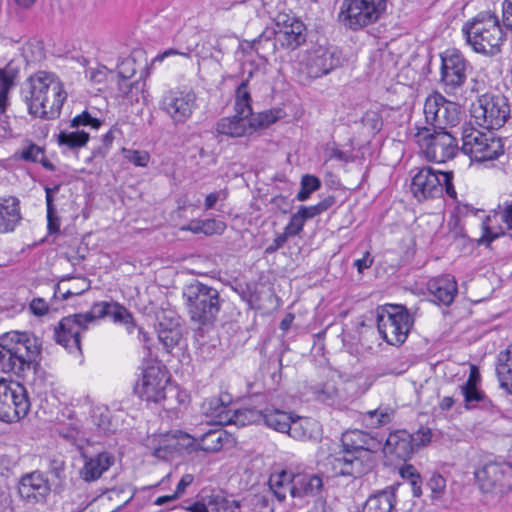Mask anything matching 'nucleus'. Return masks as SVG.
Instances as JSON below:
<instances>
[{"instance_id": "55", "label": "nucleus", "mask_w": 512, "mask_h": 512, "mask_svg": "<svg viewBox=\"0 0 512 512\" xmlns=\"http://www.w3.org/2000/svg\"><path fill=\"white\" fill-rule=\"evenodd\" d=\"M43 155L44 150L36 144L28 145L22 150L21 153L22 159L30 162H38L39 160H43Z\"/></svg>"}, {"instance_id": "53", "label": "nucleus", "mask_w": 512, "mask_h": 512, "mask_svg": "<svg viewBox=\"0 0 512 512\" xmlns=\"http://www.w3.org/2000/svg\"><path fill=\"white\" fill-rule=\"evenodd\" d=\"M125 158L138 167H146L149 160L150 155L146 151L139 150H124Z\"/></svg>"}, {"instance_id": "15", "label": "nucleus", "mask_w": 512, "mask_h": 512, "mask_svg": "<svg viewBox=\"0 0 512 512\" xmlns=\"http://www.w3.org/2000/svg\"><path fill=\"white\" fill-rule=\"evenodd\" d=\"M481 490L500 495L512 491V464L490 462L475 473Z\"/></svg>"}, {"instance_id": "10", "label": "nucleus", "mask_w": 512, "mask_h": 512, "mask_svg": "<svg viewBox=\"0 0 512 512\" xmlns=\"http://www.w3.org/2000/svg\"><path fill=\"white\" fill-rule=\"evenodd\" d=\"M461 150L473 160L484 162L497 159L504 153V146L501 139L492 132L483 133L475 128L465 127Z\"/></svg>"}, {"instance_id": "31", "label": "nucleus", "mask_w": 512, "mask_h": 512, "mask_svg": "<svg viewBox=\"0 0 512 512\" xmlns=\"http://www.w3.org/2000/svg\"><path fill=\"white\" fill-rule=\"evenodd\" d=\"M496 373L500 387L512 394V345L499 353Z\"/></svg>"}, {"instance_id": "2", "label": "nucleus", "mask_w": 512, "mask_h": 512, "mask_svg": "<svg viewBox=\"0 0 512 512\" xmlns=\"http://www.w3.org/2000/svg\"><path fill=\"white\" fill-rule=\"evenodd\" d=\"M370 441L362 431L345 432L341 438L343 450L328 459L333 475L358 478L370 472L375 464Z\"/></svg>"}, {"instance_id": "21", "label": "nucleus", "mask_w": 512, "mask_h": 512, "mask_svg": "<svg viewBox=\"0 0 512 512\" xmlns=\"http://www.w3.org/2000/svg\"><path fill=\"white\" fill-rule=\"evenodd\" d=\"M51 484L45 475L39 471H33L22 475L18 484V493L27 503H42L50 494Z\"/></svg>"}, {"instance_id": "29", "label": "nucleus", "mask_w": 512, "mask_h": 512, "mask_svg": "<svg viewBox=\"0 0 512 512\" xmlns=\"http://www.w3.org/2000/svg\"><path fill=\"white\" fill-rule=\"evenodd\" d=\"M217 132L229 137H243L252 133V129L248 118L236 114L220 119L217 123Z\"/></svg>"}, {"instance_id": "27", "label": "nucleus", "mask_w": 512, "mask_h": 512, "mask_svg": "<svg viewBox=\"0 0 512 512\" xmlns=\"http://www.w3.org/2000/svg\"><path fill=\"white\" fill-rule=\"evenodd\" d=\"M288 435L298 441L316 440L321 435L319 423L308 417L293 418Z\"/></svg>"}, {"instance_id": "49", "label": "nucleus", "mask_w": 512, "mask_h": 512, "mask_svg": "<svg viewBox=\"0 0 512 512\" xmlns=\"http://www.w3.org/2000/svg\"><path fill=\"white\" fill-rule=\"evenodd\" d=\"M280 111H264L249 120L252 131L257 128H266L279 119Z\"/></svg>"}, {"instance_id": "24", "label": "nucleus", "mask_w": 512, "mask_h": 512, "mask_svg": "<svg viewBox=\"0 0 512 512\" xmlns=\"http://www.w3.org/2000/svg\"><path fill=\"white\" fill-rule=\"evenodd\" d=\"M427 289L439 304L449 306L458 292L457 282L451 275L432 278L427 283Z\"/></svg>"}, {"instance_id": "6", "label": "nucleus", "mask_w": 512, "mask_h": 512, "mask_svg": "<svg viewBox=\"0 0 512 512\" xmlns=\"http://www.w3.org/2000/svg\"><path fill=\"white\" fill-rule=\"evenodd\" d=\"M416 130L414 137L428 161L444 163L456 156L458 143L450 132L430 127H416Z\"/></svg>"}, {"instance_id": "8", "label": "nucleus", "mask_w": 512, "mask_h": 512, "mask_svg": "<svg viewBox=\"0 0 512 512\" xmlns=\"http://www.w3.org/2000/svg\"><path fill=\"white\" fill-rule=\"evenodd\" d=\"M386 7L387 0H343L338 19L343 26L356 31L377 22Z\"/></svg>"}, {"instance_id": "50", "label": "nucleus", "mask_w": 512, "mask_h": 512, "mask_svg": "<svg viewBox=\"0 0 512 512\" xmlns=\"http://www.w3.org/2000/svg\"><path fill=\"white\" fill-rule=\"evenodd\" d=\"M394 411L390 408H378L368 411L366 416L371 420V425L378 427L388 424L393 416Z\"/></svg>"}, {"instance_id": "57", "label": "nucleus", "mask_w": 512, "mask_h": 512, "mask_svg": "<svg viewBox=\"0 0 512 512\" xmlns=\"http://www.w3.org/2000/svg\"><path fill=\"white\" fill-rule=\"evenodd\" d=\"M439 176L441 180V191L443 190V186L445 187V191L447 195H449L451 198H456V191L454 188V185L452 183L453 179V173L452 172H442L439 171Z\"/></svg>"}, {"instance_id": "11", "label": "nucleus", "mask_w": 512, "mask_h": 512, "mask_svg": "<svg viewBox=\"0 0 512 512\" xmlns=\"http://www.w3.org/2000/svg\"><path fill=\"white\" fill-rule=\"evenodd\" d=\"M159 108L174 125L184 124L198 108L197 95L188 87L170 89L162 95Z\"/></svg>"}, {"instance_id": "40", "label": "nucleus", "mask_w": 512, "mask_h": 512, "mask_svg": "<svg viewBox=\"0 0 512 512\" xmlns=\"http://www.w3.org/2000/svg\"><path fill=\"white\" fill-rule=\"evenodd\" d=\"M110 303L106 301L94 303L89 311L77 313L78 318L89 328V325L95 323L96 320L108 316Z\"/></svg>"}, {"instance_id": "41", "label": "nucleus", "mask_w": 512, "mask_h": 512, "mask_svg": "<svg viewBox=\"0 0 512 512\" xmlns=\"http://www.w3.org/2000/svg\"><path fill=\"white\" fill-rule=\"evenodd\" d=\"M430 489V498L433 504H441L444 502L446 492V479L439 473H433L427 482Z\"/></svg>"}, {"instance_id": "47", "label": "nucleus", "mask_w": 512, "mask_h": 512, "mask_svg": "<svg viewBox=\"0 0 512 512\" xmlns=\"http://www.w3.org/2000/svg\"><path fill=\"white\" fill-rule=\"evenodd\" d=\"M491 216H485L482 221V236L478 240V244L489 246L492 241L504 235L502 228L494 229L490 226Z\"/></svg>"}, {"instance_id": "32", "label": "nucleus", "mask_w": 512, "mask_h": 512, "mask_svg": "<svg viewBox=\"0 0 512 512\" xmlns=\"http://www.w3.org/2000/svg\"><path fill=\"white\" fill-rule=\"evenodd\" d=\"M294 486V473L283 470L279 473L272 474L269 478L270 492L279 502L286 499L287 493L291 495Z\"/></svg>"}, {"instance_id": "62", "label": "nucleus", "mask_w": 512, "mask_h": 512, "mask_svg": "<svg viewBox=\"0 0 512 512\" xmlns=\"http://www.w3.org/2000/svg\"><path fill=\"white\" fill-rule=\"evenodd\" d=\"M30 310L36 316H43L48 312V305L44 299L36 298L31 301Z\"/></svg>"}, {"instance_id": "61", "label": "nucleus", "mask_w": 512, "mask_h": 512, "mask_svg": "<svg viewBox=\"0 0 512 512\" xmlns=\"http://www.w3.org/2000/svg\"><path fill=\"white\" fill-rule=\"evenodd\" d=\"M399 474L402 478L409 480V482H413L421 478L420 474L417 472L416 468L413 465L405 464L399 469Z\"/></svg>"}, {"instance_id": "59", "label": "nucleus", "mask_w": 512, "mask_h": 512, "mask_svg": "<svg viewBox=\"0 0 512 512\" xmlns=\"http://www.w3.org/2000/svg\"><path fill=\"white\" fill-rule=\"evenodd\" d=\"M135 73V69H131V74H126L123 70L118 71V76L120 77V80L118 82V88L119 91L122 93L123 96L128 95V93L131 92L133 83L129 81V78H131Z\"/></svg>"}, {"instance_id": "17", "label": "nucleus", "mask_w": 512, "mask_h": 512, "mask_svg": "<svg viewBox=\"0 0 512 512\" xmlns=\"http://www.w3.org/2000/svg\"><path fill=\"white\" fill-rule=\"evenodd\" d=\"M88 328L77 314L63 317L54 327V339L69 353L81 355V334Z\"/></svg>"}, {"instance_id": "58", "label": "nucleus", "mask_w": 512, "mask_h": 512, "mask_svg": "<svg viewBox=\"0 0 512 512\" xmlns=\"http://www.w3.org/2000/svg\"><path fill=\"white\" fill-rule=\"evenodd\" d=\"M94 422L97 425L98 430L103 434L115 431V427L113 426L108 413H101L99 416L95 417Z\"/></svg>"}, {"instance_id": "35", "label": "nucleus", "mask_w": 512, "mask_h": 512, "mask_svg": "<svg viewBox=\"0 0 512 512\" xmlns=\"http://www.w3.org/2000/svg\"><path fill=\"white\" fill-rule=\"evenodd\" d=\"M262 418L268 427L278 432L288 434L289 430L291 429V423L294 417L290 413L283 410L267 409L265 412H263Z\"/></svg>"}, {"instance_id": "9", "label": "nucleus", "mask_w": 512, "mask_h": 512, "mask_svg": "<svg viewBox=\"0 0 512 512\" xmlns=\"http://www.w3.org/2000/svg\"><path fill=\"white\" fill-rule=\"evenodd\" d=\"M471 116L482 128L499 129L510 116L508 100L503 95L483 94L472 104Z\"/></svg>"}, {"instance_id": "48", "label": "nucleus", "mask_w": 512, "mask_h": 512, "mask_svg": "<svg viewBox=\"0 0 512 512\" xmlns=\"http://www.w3.org/2000/svg\"><path fill=\"white\" fill-rule=\"evenodd\" d=\"M269 496L264 493L249 494L245 496L248 512H264L269 507Z\"/></svg>"}, {"instance_id": "19", "label": "nucleus", "mask_w": 512, "mask_h": 512, "mask_svg": "<svg viewBox=\"0 0 512 512\" xmlns=\"http://www.w3.org/2000/svg\"><path fill=\"white\" fill-rule=\"evenodd\" d=\"M340 65V54L332 48L318 46L307 53L305 70L310 78L329 74Z\"/></svg>"}, {"instance_id": "54", "label": "nucleus", "mask_w": 512, "mask_h": 512, "mask_svg": "<svg viewBox=\"0 0 512 512\" xmlns=\"http://www.w3.org/2000/svg\"><path fill=\"white\" fill-rule=\"evenodd\" d=\"M304 225L305 221L303 220L302 215L296 212L291 216L289 223L284 228V232L289 237L296 236L303 230Z\"/></svg>"}, {"instance_id": "43", "label": "nucleus", "mask_w": 512, "mask_h": 512, "mask_svg": "<svg viewBox=\"0 0 512 512\" xmlns=\"http://www.w3.org/2000/svg\"><path fill=\"white\" fill-rule=\"evenodd\" d=\"M58 186L54 188H45L46 192V205H47V220H48V230L50 233H55L59 231L60 222L59 218L56 215V209L53 204V196L52 193L58 190Z\"/></svg>"}, {"instance_id": "20", "label": "nucleus", "mask_w": 512, "mask_h": 512, "mask_svg": "<svg viewBox=\"0 0 512 512\" xmlns=\"http://www.w3.org/2000/svg\"><path fill=\"white\" fill-rule=\"evenodd\" d=\"M197 450L196 438L182 431H174L161 436L159 445L154 449L153 455L166 460L175 453H191Z\"/></svg>"}, {"instance_id": "4", "label": "nucleus", "mask_w": 512, "mask_h": 512, "mask_svg": "<svg viewBox=\"0 0 512 512\" xmlns=\"http://www.w3.org/2000/svg\"><path fill=\"white\" fill-rule=\"evenodd\" d=\"M462 33L474 52L488 57L499 54L505 41L499 18L491 12H481L465 22Z\"/></svg>"}, {"instance_id": "34", "label": "nucleus", "mask_w": 512, "mask_h": 512, "mask_svg": "<svg viewBox=\"0 0 512 512\" xmlns=\"http://www.w3.org/2000/svg\"><path fill=\"white\" fill-rule=\"evenodd\" d=\"M158 339L167 349H171L179 344L182 338V328L177 318H171L169 323L159 321Z\"/></svg>"}, {"instance_id": "39", "label": "nucleus", "mask_w": 512, "mask_h": 512, "mask_svg": "<svg viewBox=\"0 0 512 512\" xmlns=\"http://www.w3.org/2000/svg\"><path fill=\"white\" fill-rule=\"evenodd\" d=\"M89 134L85 131L65 132L62 131L58 135V143L69 149L81 148L87 144Z\"/></svg>"}, {"instance_id": "51", "label": "nucleus", "mask_w": 512, "mask_h": 512, "mask_svg": "<svg viewBox=\"0 0 512 512\" xmlns=\"http://www.w3.org/2000/svg\"><path fill=\"white\" fill-rule=\"evenodd\" d=\"M114 322L128 324L132 320L131 313L122 305L118 303H110L109 314Z\"/></svg>"}, {"instance_id": "45", "label": "nucleus", "mask_w": 512, "mask_h": 512, "mask_svg": "<svg viewBox=\"0 0 512 512\" xmlns=\"http://www.w3.org/2000/svg\"><path fill=\"white\" fill-rule=\"evenodd\" d=\"M48 472L55 480L54 490L60 491L63 487V484L66 480L65 475V462L60 459H51L49 461Z\"/></svg>"}, {"instance_id": "16", "label": "nucleus", "mask_w": 512, "mask_h": 512, "mask_svg": "<svg viewBox=\"0 0 512 512\" xmlns=\"http://www.w3.org/2000/svg\"><path fill=\"white\" fill-rule=\"evenodd\" d=\"M469 64L457 50H446L441 54V78L447 93H453L463 86L467 79Z\"/></svg>"}, {"instance_id": "18", "label": "nucleus", "mask_w": 512, "mask_h": 512, "mask_svg": "<svg viewBox=\"0 0 512 512\" xmlns=\"http://www.w3.org/2000/svg\"><path fill=\"white\" fill-rule=\"evenodd\" d=\"M275 22L278 27L275 32L276 41L282 48L295 50L305 42V25L294 16L279 13Z\"/></svg>"}, {"instance_id": "56", "label": "nucleus", "mask_w": 512, "mask_h": 512, "mask_svg": "<svg viewBox=\"0 0 512 512\" xmlns=\"http://www.w3.org/2000/svg\"><path fill=\"white\" fill-rule=\"evenodd\" d=\"M203 234L205 235H214V234H222L226 228L224 222L216 219H207L203 220Z\"/></svg>"}, {"instance_id": "25", "label": "nucleus", "mask_w": 512, "mask_h": 512, "mask_svg": "<svg viewBox=\"0 0 512 512\" xmlns=\"http://www.w3.org/2000/svg\"><path fill=\"white\" fill-rule=\"evenodd\" d=\"M114 463V457L108 452H101L94 457L87 458L80 470V477L85 482L98 480Z\"/></svg>"}, {"instance_id": "28", "label": "nucleus", "mask_w": 512, "mask_h": 512, "mask_svg": "<svg viewBox=\"0 0 512 512\" xmlns=\"http://www.w3.org/2000/svg\"><path fill=\"white\" fill-rule=\"evenodd\" d=\"M20 219L18 199L15 197L0 199V232L12 231Z\"/></svg>"}, {"instance_id": "22", "label": "nucleus", "mask_w": 512, "mask_h": 512, "mask_svg": "<svg viewBox=\"0 0 512 512\" xmlns=\"http://www.w3.org/2000/svg\"><path fill=\"white\" fill-rule=\"evenodd\" d=\"M410 190L418 201H424L441 195L439 171L431 167H422L412 177Z\"/></svg>"}, {"instance_id": "63", "label": "nucleus", "mask_w": 512, "mask_h": 512, "mask_svg": "<svg viewBox=\"0 0 512 512\" xmlns=\"http://www.w3.org/2000/svg\"><path fill=\"white\" fill-rule=\"evenodd\" d=\"M289 238L288 235H286L285 232L278 234L276 238L273 240V242L265 248L266 254H272L282 248L285 243L287 242V239Z\"/></svg>"}, {"instance_id": "36", "label": "nucleus", "mask_w": 512, "mask_h": 512, "mask_svg": "<svg viewBox=\"0 0 512 512\" xmlns=\"http://www.w3.org/2000/svg\"><path fill=\"white\" fill-rule=\"evenodd\" d=\"M305 395L311 396L315 401L332 405L338 398V390L333 383L309 385L306 387Z\"/></svg>"}, {"instance_id": "5", "label": "nucleus", "mask_w": 512, "mask_h": 512, "mask_svg": "<svg viewBox=\"0 0 512 512\" xmlns=\"http://www.w3.org/2000/svg\"><path fill=\"white\" fill-rule=\"evenodd\" d=\"M183 295L193 322L202 326L214 323L221 307L217 289L199 281H194L186 286Z\"/></svg>"}, {"instance_id": "42", "label": "nucleus", "mask_w": 512, "mask_h": 512, "mask_svg": "<svg viewBox=\"0 0 512 512\" xmlns=\"http://www.w3.org/2000/svg\"><path fill=\"white\" fill-rule=\"evenodd\" d=\"M222 431L221 430H209L204 433L200 440H197L198 450L206 452H215L222 447Z\"/></svg>"}, {"instance_id": "1", "label": "nucleus", "mask_w": 512, "mask_h": 512, "mask_svg": "<svg viewBox=\"0 0 512 512\" xmlns=\"http://www.w3.org/2000/svg\"><path fill=\"white\" fill-rule=\"evenodd\" d=\"M21 95L29 114L46 120L55 119L60 115L67 98L58 77L45 71L28 77L22 84Z\"/></svg>"}, {"instance_id": "3", "label": "nucleus", "mask_w": 512, "mask_h": 512, "mask_svg": "<svg viewBox=\"0 0 512 512\" xmlns=\"http://www.w3.org/2000/svg\"><path fill=\"white\" fill-rule=\"evenodd\" d=\"M41 343L31 332L10 331L0 336V371L21 376L37 363Z\"/></svg>"}, {"instance_id": "23", "label": "nucleus", "mask_w": 512, "mask_h": 512, "mask_svg": "<svg viewBox=\"0 0 512 512\" xmlns=\"http://www.w3.org/2000/svg\"><path fill=\"white\" fill-rule=\"evenodd\" d=\"M415 451L413 435L406 430H397L389 434L384 445V452L398 459L407 460Z\"/></svg>"}, {"instance_id": "38", "label": "nucleus", "mask_w": 512, "mask_h": 512, "mask_svg": "<svg viewBox=\"0 0 512 512\" xmlns=\"http://www.w3.org/2000/svg\"><path fill=\"white\" fill-rule=\"evenodd\" d=\"M236 114L248 118L252 115L251 96L248 91V80L243 81L236 90L235 96Z\"/></svg>"}, {"instance_id": "52", "label": "nucleus", "mask_w": 512, "mask_h": 512, "mask_svg": "<svg viewBox=\"0 0 512 512\" xmlns=\"http://www.w3.org/2000/svg\"><path fill=\"white\" fill-rule=\"evenodd\" d=\"M101 124L102 122L99 119L92 117L87 111H84L81 114L75 116L71 121L72 128L90 126L94 129H98Z\"/></svg>"}, {"instance_id": "12", "label": "nucleus", "mask_w": 512, "mask_h": 512, "mask_svg": "<svg viewBox=\"0 0 512 512\" xmlns=\"http://www.w3.org/2000/svg\"><path fill=\"white\" fill-rule=\"evenodd\" d=\"M30 409V401L24 386L0 379V420L7 423L24 418Z\"/></svg>"}, {"instance_id": "37", "label": "nucleus", "mask_w": 512, "mask_h": 512, "mask_svg": "<svg viewBox=\"0 0 512 512\" xmlns=\"http://www.w3.org/2000/svg\"><path fill=\"white\" fill-rule=\"evenodd\" d=\"M393 507V495L381 492L367 499L363 512H391Z\"/></svg>"}, {"instance_id": "26", "label": "nucleus", "mask_w": 512, "mask_h": 512, "mask_svg": "<svg viewBox=\"0 0 512 512\" xmlns=\"http://www.w3.org/2000/svg\"><path fill=\"white\" fill-rule=\"evenodd\" d=\"M323 480L318 475L294 474L293 498L317 497L321 494Z\"/></svg>"}, {"instance_id": "46", "label": "nucleus", "mask_w": 512, "mask_h": 512, "mask_svg": "<svg viewBox=\"0 0 512 512\" xmlns=\"http://www.w3.org/2000/svg\"><path fill=\"white\" fill-rule=\"evenodd\" d=\"M460 393L464 397L465 407L470 409L476 403L483 402L485 399L484 393L478 389V386H459Z\"/></svg>"}, {"instance_id": "33", "label": "nucleus", "mask_w": 512, "mask_h": 512, "mask_svg": "<svg viewBox=\"0 0 512 512\" xmlns=\"http://www.w3.org/2000/svg\"><path fill=\"white\" fill-rule=\"evenodd\" d=\"M18 74L19 67L13 61L0 69V113H3L8 105V93L14 86Z\"/></svg>"}, {"instance_id": "44", "label": "nucleus", "mask_w": 512, "mask_h": 512, "mask_svg": "<svg viewBox=\"0 0 512 512\" xmlns=\"http://www.w3.org/2000/svg\"><path fill=\"white\" fill-rule=\"evenodd\" d=\"M320 186L321 181L316 176L310 174L302 176L300 190L296 196L297 200H307L314 191L320 188Z\"/></svg>"}, {"instance_id": "60", "label": "nucleus", "mask_w": 512, "mask_h": 512, "mask_svg": "<svg viewBox=\"0 0 512 512\" xmlns=\"http://www.w3.org/2000/svg\"><path fill=\"white\" fill-rule=\"evenodd\" d=\"M413 435V442H415V450L424 446L431 440V430L428 428H421Z\"/></svg>"}, {"instance_id": "13", "label": "nucleus", "mask_w": 512, "mask_h": 512, "mask_svg": "<svg viewBox=\"0 0 512 512\" xmlns=\"http://www.w3.org/2000/svg\"><path fill=\"white\" fill-rule=\"evenodd\" d=\"M426 123L431 129L446 130L459 124L461 119L460 106L447 100L442 94L435 92L429 95L424 103Z\"/></svg>"}, {"instance_id": "30", "label": "nucleus", "mask_w": 512, "mask_h": 512, "mask_svg": "<svg viewBox=\"0 0 512 512\" xmlns=\"http://www.w3.org/2000/svg\"><path fill=\"white\" fill-rule=\"evenodd\" d=\"M90 288V281L85 277H69L61 279L55 287L54 295L66 300L71 296L81 295Z\"/></svg>"}, {"instance_id": "7", "label": "nucleus", "mask_w": 512, "mask_h": 512, "mask_svg": "<svg viewBox=\"0 0 512 512\" xmlns=\"http://www.w3.org/2000/svg\"><path fill=\"white\" fill-rule=\"evenodd\" d=\"M413 325V318L402 305H387L377 311V328L382 338L390 345L405 342Z\"/></svg>"}, {"instance_id": "64", "label": "nucleus", "mask_w": 512, "mask_h": 512, "mask_svg": "<svg viewBox=\"0 0 512 512\" xmlns=\"http://www.w3.org/2000/svg\"><path fill=\"white\" fill-rule=\"evenodd\" d=\"M503 22L507 28L512 30V0H506L503 3Z\"/></svg>"}, {"instance_id": "14", "label": "nucleus", "mask_w": 512, "mask_h": 512, "mask_svg": "<svg viewBox=\"0 0 512 512\" xmlns=\"http://www.w3.org/2000/svg\"><path fill=\"white\" fill-rule=\"evenodd\" d=\"M169 381L166 370L158 362H150L142 372V377L135 386V392L147 402H160L166 397Z\"/></svg>"}]
</instances>
